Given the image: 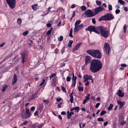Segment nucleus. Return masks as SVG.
<instances>
[{"instance_id":"nucleus-63","label":"nucleus","mask_w":128,"mask_h":128,"mask_svg":"<svg viewBox=\"0 0 128 128\" xmlns=\"http://www.w3.org/2000/svg\"><path fill=\"white\" fill-rule=\"evenodd\" d=\"M43 101L46 104H47L48 102V101L47 100H43Z\"/></svg>"},{"instance_id":"nucleus-6","label":"nucleus","mask_w":128,"mask_h":128,"mask_svg":"<svg viewBox=\"0 0 128 128\" xmlns=\"http://www.w3.org/2000/svg\"><path fill=\"white\" fill-rule=\"evenodd\" d=\"M98 28V27L96 28L94 26H91L88 27L86 29V30L94 32L97 34H99L100 32L99 29Z\"/></svg>"},{"instance_id":"nucleus-47","label":"nucleus","mask_w":128,"mask_h":128,"mask_svg":"<svg viewBox=\"0 0 128 128\" xmlns=\"http://www.w3.org/2000/svg\"><path fill=\"white\" fill-rule=\"evenodd\" d=\"M100 104L99 103H97L95 105V107L96 108H97L98 107Z\"/></svg>"},{"instance_id":"nucleus-45","label":"nucleus","mask_w":128,"mask_h":128,"mask_svg":"<svg viewBox=\"0 0 128 128\" xmlns=\"http://www.w3.org/2000/svg\"><path fill=\"white\" fill-rule=\"evenodd\" d=\"M62 102H61L60 103H59V104H58V107L59 108H61V105L62 104Z\"/></svg>"},{"instance_id":"nucleus-16","label":"nucleus","mask_w":128,"mask_h":128,"mask_svg":"<svg viewBox=\"0 0 128 128\" xmlns=\"http://www.w3.org/2000/svg\"><path fill=\"white\" fill-rule=\"evenodd\" d=\"M116 94L120 97H122L124 96V93L122 92L121 90H118Z\"/></svg>"},{"instance_id":"nucleus-38","label":"nucleus","mask_w":128,"mask_h":128,"mask_svg":"<svg viewBox=\"0 0 128 128\" xmlns=\"http://www.w3.org/2000/svg\"><path fill=\"white\" fill-rule=\"evenodd\" d=\"M126 24H124V33H126Z\"/></svg>"},{"instance_id":"nucleus-31","label":"nucleus","mask_w":128,"mask_h":128,"mask_svg":"<svg viewBox=\"0 0 128 128\" xmlns=\"http://www.w3.org/2000/svg\"><path fill=\"white\" fill-rule=\"evenodd\" d=\"M113 105L112 104H110L108 108V110H110L112 109L113 107Z\"/></svg>"},{"instance_id":"nucleus-39","label":"nucleus","mask_w":128,"mask_h":128,"mask_svg":"<svg viewBox=\"0 0 128 128\" xmlns=\"http://www.w3.org/2000/svg\"><path fill=\"white\" fill-rule=\"evenodd\" d=\"M97 120L98 121L100 122L104 121V119L102 118H98Z\"/></svg>"},{"instance_id":"nucleus-23","label":"nucleus","mask_w":128,"mask_h":128,"mask_svg":"<svg viewBox=\"0 0 128 128\" xmlns=\"http://www.w3.org/2000/svg\"><path fill=\"white\" fill-rule=\"evenodd\" d=\"M8 86L7 85H5L3 87L2 89V92H4L6 90V88L8 87Z\"/></svg>"},{"instance_id":"nucleus-59","label":"nucleus","mask_w":128,"mask_h":128,"mask_svg":"<svg viewBox=\"0 0 128 128\" xmlns=\"http://www.w3.org/2000/svg\"><path fill=\"white\" fill-rule=\"evenodd\" d=\"M75 12L74 11L73 12V13L72 14V17L71 18L72 19L75 16Z\"/></svg>"},{"instance_id":"nucleus-53","label":"nucleus","mask_w":128,"mask_h":128,"mask_svg":"<svg viewBox=\"0 0 128 128\" xmlns=\"http://www.w3.org/2000/svg\"><path fill=\"white\" fill-rule=\"evenodd\" d=\"M51 25L50 23H48L46 24V26L48 27H49L51 26Z\"/></svg>"},{"instance_id":"nucleus-3","label":"nucleus","mask_w":128,"mask_h":128,"mask_svg":"<svg viewBox=\"0 0 128 128\" xmlns=\"http://www.w3.org/2000/svg\"><path fill=\"white\" fill-rule=\"evenodd\" d=\"M98 28L99 29L100 32L101 34L104 37L106 38L108 36L109 32L106 28H104L102 26H100L98 27Z\"/></svg>"},{"instance_id":"nucleus-22","label":"nucleus","mask_w":128,"mask_h":128,"mask_svg":"<svg viewBox=\"0 0 128 128\" xmlns=\"http://www.w3.org/2000/svg\"><path fill=\"white\" fill-rule=\"evenodd\" d=\"M46 82H45V79H44L43 80L42 82L40 85V86H41L43 84H44L45 85L46 84Z\"/></svg>"},{"instance_id":"nucleus-52","label":"nucleus","mask_w":128,"mask_h":128,"mask_svg":"<svg viewBox=\"0 0 128 128\" xmlns=\"http://www.w3.org/2000/svg\"><path fill=\"white\" fill-rule=\"evenodd\" d=\"M62 98H57L56 99V100L57 102H59L60 101L62 100Z\"/></svg>"},{"instance_id":"nucleus-19","label":"nucleus","mask_w":128,"mask_h":128,"mask_svg":"<svg viewBox=\"0 0 128 128\" xmlns=\"http://www.w3.org/2000/svg\"><path fill=\"white\" fill-rule=\"evenodd\" d=\"M17 22L18 23V25H21L22 23V20L20 18H18L17 20Z\"/></svg>"},{"instance_id":"nucleus-34","label":"nucleus","mask_w":128,"mask_h":128,"mask_svg":"<svg viewBox=\"0 0 128 128\" xmlns=\"http://www.w3.org/2000/svg\"><path fill=\"white\" fill-rule=\"evenodd\" d=\"M28 31L26 30L22 34L24 36H26L28 33Z\"/></svg>"},{"instance_id":"nucleus-25","label":"nucleus","mask_w":128,"mask_h":128,"mask_svg":"<svg viewBox=\"0 0 128 128\" xmlns=\"http://www.w3.org/2000/svg\"><path fill=\"white\" fill-rule=\"evenodd\" d=\"M32 7L34 10H36L37 8V4H35L32 6Z\"/></svg>"},{"instance_id":"nucleus-32","label":"nucleus","mask_w":128,"mask_h":128,"mask_svg":"<svg viewBox=\"0 0 128 128\" xmlns=\"http://www.w3.org/2000/svg\"><path fill=\"white\" fill-rule=\"evenodd\" d=\"M63 37L62 36H61L60 37L58 38V40L59 41H61L63 40Z\"/></svg>"},{"instance_id":"nucleus-54","label":"nucleus","mask_w":128,"mask_h":128,"mask_svg":"<svg viewBox=\"0 0 128 128\" xmlns=\"http://www.w3.org/2000/svg\"><path fill=\"white\" fill-rule=\"evenodd\" d=\"M35 109V107L34 106L32 107L31 109V111H34V110Z\"/></svg>"},{"instance_id":"nucleus-7","label":"nucleus","mask_w":128,"mask_h":128,"mask_svg":"<svg viewBox=\"0 0 128 128\" xmlns=\"http://www.w3.org/2000/svg\"><path fill=\"white\" fill-rule=\"evenodd\" d=\"M10 7L12 9L14 8L15 6L16 0H6Z\"/></svg>"},{"instance_id":"nucleus-5","label":"nucleus","mask_w":128,"mask_h":128,"mask_svg":"<svg viewBox=\"0 0 128 128\" xmlns=\"http://www.w3.org/2000/svg\"><path fill=\"white\" fill-rule=\"evenodd\" d=\"M95 16L94 12L90 10H86L82 15V16L84 18L91 17Z\"/></svg>"},{"instance_id":"nucleus-46","label":"nucleus","mask_w":128,"mask_h":128,"mask_svg":"<svg viewBox=\"0 0 128 128\" xmlns=\"http://www.w3.org/2000/svg\"><path fill=\"white\" fill-rule=\"evenodd\" d=\"M92 23L93 24H95L96 23L95 19V18H92Z\"/></svg>"},{"instance_id":"nucleus-14","label":"nucleus","mask_w":128,"mask_h":128,"mask_svg":"<svg viewBox=\"0 0 128 128\" xmlns=\"http://www.w3.org/2000/svg\"><path fill=\"white\" fill-rule=\"evenodd\" d=\"M67 118L68 119H70L71 116L74 114L73 112H70L69 111L67 112Z\"/></svg>"},{"instance_id":"nucleus-24","label":"nucleus","mask_w":128,"mask_h":128,"mask_svg":"<svg viewBox=\"0 0 128 128\" xmlns=\"http://www.w3.org/2000/svg\"><path fill=\"white\" fill-rule=\"evenodd\" d=\"M77 78L76 76H75L74 74H72V81H74L76 82V80Z\"/></svg>"},{"instance_id":"nucleus-18","label":"nucleus","mask_w":128,"mask_h":128,"mask_svg":"<svg viewBox=\"0 0 128 128\" xmlns=\"http://www.w3.org/2000/svg\"><path fill=\"white\" fill-rule=\"evenodd\" d=\"M26 113L29 118L31 116V114L30 112V111L28 109L27 107L26 108Z\"/></svg>"},{"instance_id":"nucleus-57","label":"nucleus","mask_w":128,"mask_h":128,"mask_svg":"<svg viewBox=\"0 0 128 128\" xmlns=\"http://www.w3.org/2000/svg\"><path fill=\"white\" fill-rule=\"evenodd\" d=\"M61 114L62 115H65L66 114V113L65 112L63 111L61 112Z\"/></svg>"},{"instance_id":"nucleus-1","label":"nucleus","mask_w":128,"mask_h":128,"mask_svg":"<svg viewBox=\"0 0 128 128\" xmlns=\"http://www.w3.org/2000/svg\"><path fill=\"white\" fill-rule=\"evenodd\" d=\"M102 64L99 60H93L90 63V70L92 72L99 71L102 68Z\"/></svg>"},{"instance_id":"nucleus-8","label":"nucleus","mask_w":128,"mask_h":128,"mask_svg":"<svg viewBox=\"0 0 128 128\" xmlns=\"http://www.w3.org/2000/svg\"><path fill=\"white\" fill-rule=\"evenodd\" d=\"M84 25L82 24H81L75 26L74 29V32H78L82 29L84 28Z\"/></svg>"},{"instance_id":"nucleus-58","label":"nucleus","mask_w":128,"mask_h":128,"mask_svg":"<svg viewBox=\"0 0 128 128\" xmlns=\"http://www.w3.org/2000/svg\"><path fill=\"white\" fill-rule=\"evenodd\" d=\"M28 123V121H25L23 122V124L24 125H26Z\"/></svg>"},{"instance_id":"nucleus-29","label":"nucleus","mask_w":128,"mask_h":128,"mask_svg":"<svg viewBox=\"0 0 128 128\" xmlns=\"http://www.w3.org/2000/svg\"><path fill=\"white\" fill-rule=\"evenodd\" d=\"M56 75V73H54L52 74L50 76V80H51L52 78L54 76Z\"/></svg>"},{"instance_id":"nucleus-17","label":"nucleus","mask_w":128,"mask_h":128,"mask_svg":"<svg viewBox=\"0 0 128 128\" xmlns=\"http://www.w3.org/2000/svg\"><path fill=\"white\" fill-rule=\"evenodd\" d=\"M17 76L16 74H14V78L12 80V84H14L17 81Z\"/></svg>"},{"instance_id":"nucleus-49","label":"nucleus","mask_w":128,"mask_h":128,"mask_svg":"<svg viewBox=\"0 0 128 128\" xmlns=\"http://www.w3.org/2000/svg\"><path fill=\"white\" fill-rule=\"evenodd\" d=\"M38 111H36L34 113V115L35 116H38Z\"/></svg>"},{"instance_id":"nucleus-10","label":"nucleus","mask_w":128,"mask_h":128,"mask_svg":"<svg viewBox=\"0 0 128 128\" xmlns=\"http://www.w3.org/2000/svg\"><path fill=\"white\" fill-rule=\"evenodd\" d=\"M104 9V8L102 6L97 7L94 10V13L95 15H96L99 12L102 11Z\"/></svg>"},{"instance_id":"nucleus-4","label":"nucleus","mask_w":128,"mask_h":128,"mask_svg":"<svg viewBox=\"0 0 128 128\" xmlns=\"http://www.w3.org/2000/svg\"><path fill=\"white\" fill-rule=\"evenodd\" d=\"M114 16L111 14L108 13L104 16H102L98 20L100 21L102 20H112L114 19Z\"/></svg>"},{"instance_id":"nucleus-2","label":"nucleus","mask_w":128,"mask_h":128,"mask_svg":"<svg viewBox=\"0 0 128 128\" xmlns=\"http://www.w3.org/2000/svg\"><path fill=\"white\" fill-rule=\"evenodd\" d=\"M86 52L92 56L98 58H101V54L98 50H87Z\"/></svg>"},{"instance_id":"nucleus-28","label":"nucleus","mask_w":128,"mask_h":128,"mask_svg":"<svg viewBox=\"0 0 128 128\" xmlns=\"http://www.w3.org/2000/svg\"><path fill=\"white\" fill-rule=\"evenodd\" d=\"M22 117L24 118H29L28 116L25 114H24L22 115Z\"/></svg>"},{"instance_id":"nucleus-41","label":"nucleus","mask_w":128,"mask_h":128,"mask_svg":"<svg viewBox=\"0 0 128 128\" xmlns=\"http://www.w3.org/2000/svg\"><path fill=\"white\" fill-rule=\"evenodd\" d=\"M52 30H48L46 33L48 35H50L51 33Z\"/></svg>"},{"instance_id":"nucleus-56","label":"nucleus","mask_w":128,"mask_h":128,"mask_svg":"<svg viewBox=\"0 0 128 128\" xmlns=\"http://www.w3.org/2000/svg\"><path fill=\"white\" fill-rule=\"evenodd\" d=\"M73 97L71 98L70 99V101L71 103H72L73 102Z\"/></svg>"},{"instance_id":"nucleus-61","label":"nucleus","mask_w":128,"mask_h":128,"mask_svg":"<svg viewBox=\"0 0 128 128\" xmlns=\"http://www.w3.org/2000/svg\"><path fill=\"white\" fill-rule=\"evenodd\" d=\"M86 82V83L84 85H86V86H88V85L89 84V82H88V81Z\"/></svg>"},{"instance_id":"nucleus-37","label":"nucleus","mask_w":128,"mask_h":128,"mask_svg":"<svg viewBox=\"0 0 128 128\" xmlns=\"http://www.w3.org/2000/svg\"><path fill=\"white\" fill-rule=\"evenodd\" d=\"M76 82L74 81H72V84L71 85V86L72 87H74L76 85Z\"/></svg>"},{"instance_id":"nucleus-50","label":"nucleus","mask_w":128,"mask_h":128,"mask_svg":"<svg viewBox=\"0 0 128 128\" xmlns=\"http://www.w3.org/2000/svg\"><path fill=\"white\" fill-rule=\"evenodd\" d=\"M22 58H24V56L25 54L24 53H22Z\"/></svg>"},{"instance_id":"nucleus-60","label":"nucleus","mask_w":128,"mask_h":128,"mask_svg":"<svg viewBox=\"0 0 128 128\" xmlns=\"http://www.w3.org/2000/svg\"><path fill=\"white\" fill-rule=\"evenodd\" d=\"M108 124V122H104V126H106Z\"/></svg>"},{"instance_id":"nucleus-9","label":"nucleus","mask_w":128,"mask_h":128,"mask_svg":"<svg viewBox=\"0 0 128 128\" xmlns=\"http://www.w3.org/2000/svg\"><path fill=\"white\" fill-rule=\"evenodd\" d=\"M104 49L106 54L108 55L110 52V48L109 45L108 43H105L104 44Z\"/></svg>"},{"instance_id":"nucleus-48","label":"nucleus","mask_w":128,"mask_h":128,"mask_svg":"<svg viewBox=\"0 0 128 128\" xmlns=\"http://www.w3.org/2000/svg\"><path fill=\"white\" fill-rule=\"evenodd\" d=\"M126 123V122L125 121H122V122H121L120 124L122 125H124Z\"/></svg>"},{"instance_id":"nucleus-11","label":"nucleus","mask_w":128,"mask_h":128,"mask_svg":"<svg viewBox=\"0 0 128 128\" xmlns=\"http://www.w3.org/2000/svg\"><path fill=\"white\" fill-rule=\"evenodd\" d=\"M84 80L83 82H85L88 81V80H92L93 77L91 75L86 74L84 76Z\"/></svg>"},{"instance_id":"nucleus-64","label":"nucleus","mask_w":128,"mask_h":128,"mask_svg":"<svg viewBox=\"0 0 128 128\" xmlns=\"http://www.w3.org/2000/svg\"><path fill=\"white\" fill-rule=\"evenodd\" d=\"M87 100H86L85 99H84L83 102V104H85Z\"/></svg>"},{"instance_id":"nucleus-26","label":"nucleus","mask_w":128,"mask_h":128,"mask_svg":"<svg viewBox=\"0 0 128 128\" xmlns=\"http://www.w3.org/2000/svg\"><path fill=\"white\" fill-rule=\"evenodd\" d=\"M118 2L122 5H124L125 4L124 2L122 0H118Z\"/></svg>"},{"instance_id":"nucleus-43","label":"nucleus","mask_w":128,"mask_h":128,"mask_svg":"<svg viewBox=\"0 0 128 128\" xmlns=\"http://www.w3.org/2000/svg\"><path fill=\"white\" fill-rule=\"evenodd\" d=\"M120 12V10L118 9L116 10L115 11V13L116 14H118Z\"/></svg>"},{"instance_id":"nucleus-21","label":"nucleus","mask_w":128,"mask_h":128,"mask_svg":"<svg viewBox=\"0 0 128 128\" xmlns=\"http://www.w3.org/2000/svg\"><path fill=\"white\" fill-rule=\"evenodd\" d=\"M73 42V41L72 40H70L69 41V42L68 44V47H70V48L72 46V43Z\"/></svg>"},{"instance_id":"nucleus-36","label":"nucleus","mask_w":128,"mask_h":128,"mask_svg":"<svg viewBox=\"0 0 128 128\" xmlns=\"http://www.w3.org/2000/svg\"><path fill=\"white\" fill-rule=\"evenodd\" d=\"M96 4L98 6H100L101 4V2L100 1H96Z\"/></svg>"},{"instance_id":"nucleus-55","label":"nucleus","mask_w":128,"mask_h":128,"mask_svg":"<svg viewBox=\"0 0 128 128\" xmlns=\"http://www.w3.org/2000/svg\"><path fill=\"white\" fill-rule=\"evenodd\" d=\"M43 126V124H40L38 126V128H42V127Z\"/></svg>"},{"instance_id":"nucleus-33","label":"nucleus","mask_w":128,"mask_h":128,"mask_svg":"<svg viewBox=\"0 0 128 128\" xmlns=\"http://www.w3.org/2000/svg\"><path fill=\"white\" fill-rule=\"evenodd\" d=\"M78 89L79 91H83V88L82 87L80 86H79L78 87Z\"/></svg>"},{"instance_id":"nucleus-62","label":"nucleus","mask_w":128,"mask_h":128,"mask_svg":"<svg viewBox=\"0 0 128 128\" xmlns=\"http://www.w3.org/2000/svg\"><path fill=\"white\" fill-rule=\"evenodd\" d=\"M76 7V5L75 4H73L71 6V8H73Z\"/></svg>"},{"instance_id":"nucleus-27","label":"nucleus","mask_w":128,"mask_h":128,"mask_svg":"<svg viewBox=\"0 0 128 128\" xmlns=\"http://www.w3.org/2000/svg\"><path fill=\"white\" fill-rule=\"evenodd\" d=\"M80 8L82 11H85L86 9V7L84 6H83L80 7Z\"/></svg>"},{"instance_id":"nucleus-15","label":"nucleus","mask_w":128,"mask_h":128,"mask_svg":"<svg viewBox=\"0 0 128 128\" xmlns=\"http://www.w3.org/2000/svg\"><path fill=\"white\" fill-rule=\"evenodd\" d=\"M82 44V43H80L76 44L72 50L73 52L78 50L80 48V46Z\"/></svg>"},{"instance_id":"nucleus-35","label":"nucleus","mask_w":128,"mask_h":128,"mask_svg":"<svg viewBox=\"0 0 128 128\" xmlns=\"http://www.w3.org/2000/svg\"><path fill=\"white\" fill-rule=\"evenodd\" d=\"M108 9L110 11H111L112 10V6L111 4H109L108 6Z\"/></svg>"},{"instance_id":"nucleus-30","label":"nucleus","mask_w":128,"mask_h":128,"mask_svg":"<svg viewBox=\"0 0 128 128\" xmlns=\"http://www.w3.org/2000/svg\"><path fill=\"white\" fill-rule=\"evenodd\" d=\"M74 110H75V112H78L79 109V108L78 106H76L75 107H74Z\"/></svg>"},{"instance_id":"nucleus-12","label":"nucleus","mask_w":128,"mask_h":128,"mask_svg":"<svg viewBox=\"0 0 128 128\" xmlns=\"http://www.w3.org/2000/svg\"><path fill=\"white\" fill-rule=\"evenodd\" d=\"M118 104L119 105L120 108H122L125 104V102L124 101L122 102L120 100H117Z\"/></svg>"},{"instance_id":"nucleus-44","label":"nucleus","mask_w":128,"mask_h":128,"mask_svg":"<svg viewBox=\"0 0 128 128\" xmlns=\"http://www.w3.org/2000/svg\"><path fill=\"white\" fill-rule=\"evenodd\" d=\"M71 80V78L69 76H68L66 78V80L67 82H70Z\"/></svg>"},{"instance_id":"nucleus-51","label":"nucleus","mask_w":128,"mask_h":128,"mask_svg":"<svg viewBox=\"0 0 128 128\" xmlns=\"http://www.w3.org/2000/svg\"><path fill=\"white\" fill-rule=\"evenodd\" d=\"M121 66L122 67H125L127 65L125 64H121Z\"/></svg>"},{"instance_id":"nucleus-42","label":"nucleus","mask_w":128,"mask_h":128,"mask_svg":"<svg viewBox=\"0 0 128 128\" xmlns=\"http://www.w3.org/2000/svg\"><path fill=\"white\" fill-rule=\"evenodd\" d=\"M62 89L63 91L65 92H66V90L65 88L63 86H61Z\"/></svg>"},{"instance_id":"nucleus-20","label":"nucleus","mask_w":128,"mask_h":128,"mask_svg":"<svg viewBox=\"0 0 128 128\" xmlns=\"http://www.w3.org/2000/svg\"><path fill=\"white\" fill-rule=\"evenodd\" d=\"M81 21L80 20H78L76 21L74 24L75 26H76L80 24Z\"/></svg>"},{"instance_id":"nucleus-13","label":"nucleus","mask_w":128,"mask_h":128,"mask_svg":"<svg viewBox=\"0 0 128 128\" xmlns=\"http://www.w3.org/2000/svg\"><path fill=\"white\" fill-rule=\"evenodd\" d=\"M91 60V58L90 57L88 56H86L85 58V64L87 65L90 62Z\"/></svg>"},{"instance_id":"nucleus-40","label":"nucleus","mask_w":128,"mask_h":128,"mask_svg":"<svg viewBox=\"0 0 128 128\" xmlns=\"http://www.w3.org/2000/svg\"><path fill=\"white\" fill-rule=\"evenodd\" d=\"M106 111L103 110L100 113V114L101 116H102L106 114Z\"/></svg>"}]
</instances>
